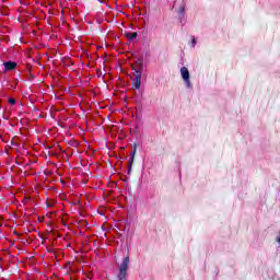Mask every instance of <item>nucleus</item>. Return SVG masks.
<instances>
[{
  "instance_id": "1",
  "label": "nucleus",
  "mask_w": 280,
  "mask_h": 280,
  "mask_svg": "<svg viewBox=\"0 0 280 280\" xmlns=\"http://www.w3.org/2000/svg\"><path fill=\"white\" fill-rule=\"evenodd\" d=\"M179 75L184 82L185 89L191 91V89H194V83L191 82V73L189 72V68L182 67L179 69Z\"/></svg>"
},
{
  "instance_id": "2",
  "label": "nucleus",
  "mask_w": 280,
  "mask_h": 280,
  "mask_svg": "<svg viewBox=\"0 0 280 280\" xmlns=\"http://www.w3.org/2000/svg\"><path fill=\"white\" fill-rule=\"evenodd\" d=\"M130 264V257H125V259L122 260V262L120 264L119 267V273H118V279L119 280H124L126 279V275H128V266Z\"/></svg>"
},
{
  "instance_id": "3",
  "label": "nucleus",
  "mask_w": 280,
  "mask_h": 280,
  "mask_svg": "<svg viewBox=\"0 0 280 280\" xmlns=\"http://www.w3.org/2000/svg\"><path fill=\"white\" fill-rule=\"evenodd\" d=\"M132 71H133V75L135 73H140L141 75V71H143V61L137 60L136 63L132 66Z\"/></svg>"
},
{
  "instance_id": "4",
  "label": "nucleus",
  "mask_w": 280,
  "mask_h": 280,
  "mask_svg": "<svg viewBox=\"0 0 280 280\" xmlns=\"http://www.w3.org/2000/svg\"><path fill=\"white\" fill-rule=\"evenodd\" d=\"M135 81L132 83L133 89H141V74L139 72L135 73Z\"/></svg>"
},
{
  "instance_id": "5",
  "label": "nucleus",
  "mask_w": 280,
  "mask_h": 280,
  "mask_svg": "<svg viewBox=\"0 0 280 280\" xmlns=\"http://www.w3.org/2000/svg\"><path fill=\"white\" fill-rule=\"evenodd\" d=\"M5 71H12L16 69V62L8 61L4 63Z\"/></svg>"
},
{
  "instance_id": "6",
  "label": "nucleus",
  "mask_w": 280,
  "mask_h": 280,
  "mask_svg": "<svg viewBox=\"0 0 280 280\" xmlns=\"http://www.w3.org/2000/svg\"><path fill=\"white\" fill-rule=\"evenodd\" d=\"M126 38H128V40H135V38H137V33H125Z\"/></svg>"
},
{
  "instance_id": "7",
  "label": "nucleus",
  "mask_w": 280,
  "mask_h": 280,
  "mask_svg": "<svg viewBox=\"0 0 280 280\" xmlns=\"http://www.w3.org/2000/svg\"><path fill=\"white\" fill-rule=\"evenodd\" d=\"M136 154H137V144L133 145V151L131 152L130 165H132V163H135Z\"/></svg>"
},
{
  "instance_id": "8",
  "label": "nucleus",
  "mask_w": 280,
  "mask_h": 280,
  "mask_svg": "<svg viewBox=\"0 0 280 280\" xmlns=\"http://www.w3.org/2000/svg\"><path fill=\"white\" fill-rule=\"evenodd\" d=\"M189 46L192 47V48L196 47V38L190 39Z\"/></svg>"
},
{
  "instance_id": "9",
  "label": "nucleus",
  "mask_w": 280,
  "mask_h": 280,
  "mask_svg": "<svg viewBox=\"0 0 280 280\" xmlns=\"http://www.w3.org/2000/svg\"><path fill=\"white\" fill-rule=\"evenodd\" d=\"M276 242H277L278 244H280V231L278 232V234H277V236H276Z\"/></svg>"
},
{
  "instance_id": "10",
  "label": "nucleus",
  "mask_w": 280,
  "mask_h": 280,
  "mask_svg": "<svg viewBox=\"0 0 280 280\" xmlns=\"http://www.w3.org/2000/svg\"><path fill=\"white\" fill-rule=\"evenodd\" d=\"M9 104H16V101L14 98H9Z\"/></svg>"
}]
</instances>
